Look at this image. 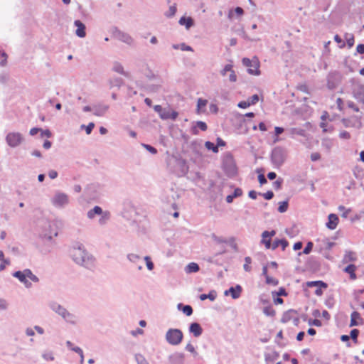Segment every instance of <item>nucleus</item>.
<instances>
[{"instance_id":"obj_8","label":"nucleus","mask_w":364,"mask_h":364,"mask_svg":"<svg viewBox=\"0 0 364 364\" xmlns=\"http://www.w3.org/2000/svg\"><path fill=\"white\" fill-rule=\"evenodd\" d=\"M242 63L245 66L249 68L248 73L252 75H259L260 72L259 70V62L257 59L250 60L249 58H245L242 59Z\"/></svg>"},{"instance_id":"obj_31","label":"nucleus","mask_w":364,"mask_h":364,"mask_svg":"<svg viewBox=\"0 0 364 364\" xmlns=\"http://www.w3.org/2000/svg\"><path fill=\"white\" fill-rule=\"evenodd\" d=\"M179 23L181 25H185L186 28L188 29L193 25V20L190 17H182L180 19Z\"/></svg>"},{"instance_id":"obj_40","label":"nucleus","mask_w":364,"mask_h":364,"mask_svg":"<svg viewBox=\"0 0 364 364\" xmlns=\"http://www.w3.org/2000/svg\"><path fill=\"white\" fill-rule=\"evenodd\" d=\"M264 313L270 316H274L275 315V311L272 306H266L264 309Z\"/></svg>"},{"instance_id":"obj_42","label":"nucleus","mask_w":364,"mask_h":364,"mask_svg":"<svg viewBox=\"0 0 364 364\" xmlns=\"http://www.w3.org/2000/svg\"><path fill=\"white\" fill-rule=\"evenodd\" d=\"M71 350L76 352L80 355V364H82L84 362V355L82 349L80 348L79 347H73L71 348Z\"/></svg>"},{"instance_id":"obj_51","label":"nucleus","mask_w":364,"mask_h":364,"mask_svg":"<svg viewBox=\"0 0 364 364\" xmlns=\"http://www.w3.org/2000/svg\"><path fill=\"white\" fill-rule=\"evenodd\" d=\"M250 105H251V103H250L249 101H241L238 104V107L240 108H243V109L247 108Z\"/></svg>"},{"instance_id":"obj_2","label":"nucleus","mask_w":364,"mask_h":364,"mask_svg":"<svg viewBox=\"0 0 364 364\" xmlns=\"http://www.w3.org/2000/svg\"><path fill=\"white\" fill-rule=\"evenodd\" d=\"M14 277L18 278L22 283L24 284L25 287L27 288H29L31 287V283L28 282L27 279H29L30 280L38 282V278L34 275L32 272L26 269L23 270V272L17 271L14 273Z\"/></svg>"},{"instance_id":"obj_52","label":"nucleus","mask_w":364,"mask_h":364,"mask_svg":"<svg viewBox=\"0 0 364 364\" xmlns=\"http://www.w3.org/2000/svg\"><path fill=\"white\" fill-rule=\"evenodd\" d=\"M347 105H348V107L353 109L354 111L359 112V108L358 107V106L355 105V104L353 102L348 101L347 102Z\"/></svg>"},{"instance_id":"obj_22","label":"nucleus","mask_w":364,"mask_h":364,"mask_svg":"<svg viewBox=\"0 0 364 364\" xmlns=\"http://www.w3.org/2000/svg\"><path fill=\"white\" fill-rule=\"evenodd\" d=\"M189 330L190 332L192 333L196 337L200 336L203 332L201 326L198 323H191Z\"/></svg>"},{"instance_id":"obj_35","label":"nucleus","mask_w":364,"mask_h":364,"mask_svg":"<svg viewBox=\"0 0 364 364\" xmlns=\"http://www.w3.org/2000/svg\"><path fill=\"white\" fill-rule=\"evenodd\" d=\"M215 297H216V294L215 291H211L208 294H203L200 296V299L202 301H204L207 299H209L210 300L213 301L215 299Z\"/></svg>"},{"instance_id":"obj_15","label":"nucleus","mask_w":364,"mask_h":364,"mask_svg":"<svg viewBox=\"0 0 364 364\" xmlns=\"http://www.w3.org/2000/svg\"><path fill=\"white\" fill-rule=\"evenodd\" d=\"M242 288L240 285H236L235 287H230L228 290L225 291V294H230L233 299H238L242 293Z\"/></svg>"},{"instance_id":"obj_30","label":"nucleus","mask_w":364,"mask_h":364,"mask_svg":"<svg viewBox=\"0 0 364 364\" xmlns=\"http://www.w3.org/2000/svg\"><path fill=\"white\" fill-rule=\"evenodd\" d=\"M355 259H356V254L352 251L346 252L344 255V257H343V261L345 262H353Z\"/></svg>"},{"instance_id":"obj_14","label":"nucleus","mask_w":364,"mask_h":364,"mask_svg":"<svg viewBox=\"0 0 364 364\" xmlns=\"http://www.w3.org/2000/svg\"><path fill=\"white\" fill-rule=\"evenodd\" d=\"M353 96L359 102L364 103V85H358L353 90Z\"/></svg>"},{"instance_id":"obj_27","label":"nucleus","mask_w":364,"mask_h":364,"mask_svg":"<svg viewBox=\"0 0 364 364\" xmlns=\"http://www.w3.org/2000/svg\"><path fill=\"white\" fill-rule=\"evenodd\" d=\"M356 270V267L354 264H350L344 269L345 272L350 274V278L352 280H354L357 278L356 274L355 273Z\"/></svg>"},{"instance_id":"obj_36","label":"nucleus","mask_w":364,"mask_h":364,"mask_svg":"<svg viewBox=\"0 0 364 364\" xmlns=\"http://www.w3.org/2000/svg\"><path fill=\"white\" fill-rule=\"evenodd\" d=\"M345 38L346 40V42H347V44L348 46V47L349 48L353 47V45H354V43H355L353 35L350 34V33H346L345 35Z\"/></svg>"},{"instance_id":"obj_26","label":"nucleus","mask_w":364,"mask_h":364,"mask_svg":"<svg viewBox=\"0 0 364 364\" xmlns=\"http://www.w3.org/2000/svg\"><path fill=\"white\" fill-rule=\"evenodd\" d=\"M198 129H200L202 131H205L207 129V125L203 122H197L196 123V125L192 128V134H198Z\"/></svg>"},{"instance_id":"obj_4","label":"nucleus","mask_w":364,"mask_h":364,"mask_svg":"<svg viewBox=\"0 0 364 364\" xmlns=\"http://www.w3.org/2000/svg\"><path fill=\"white\" fill-rule=\"evenodd\" d=\"M287 158V151L281 146L275 147L272 152V161L277 166H282Z\"/></svg>"},{"instance_id":"obj_6","label":"nucleus","mask_w":364,"mask_h":364,"mask_svg":"<svg viewBox=\"0 0 364 364\" xmlns=\"http://www.w3.org/2000/svg\"><path fill=\"white\" fill-rule=\"evenodd\" d=\"M52 204L57 208H63L69 203V196L62 192H56L51 198Z\"/></svg>"},{"instance_id":"obj_61","label":"nucleus","mask_w":364,"mask_h":364,"mask_svg":"<svg viewBox=\"0 0 364 364\" xmlns=\"http://www.w3.org/2000/svg\"><path fill=\"white\" fill-rule=\"evenodd\" d=\"M2 262L3 263L0 264V271H3L6 268V266L10 264V262L8 259H4Z\"/></svg>"},{"instance_id":"obj_64","label":"nucleus","mask_w":364,"mask_h":364,"mask_svg":"<svg viewBox=\"0 0 364 364\" xmlns=\"http://www.w3.org/2000/svg\"><path fill=\"white\" fill-rule=\"evenodd\" d=\"M357 51L360 54H363L364 53V44H359L357 46Z\"/></svg>"},{"instance_id":"obj_63","label":"nucleus","mask_w":364,"mask_h":364,"mask_svg":"<svg viewBox=\"0 0 364 364\" xmlns=\"http://www.w3.org/2000/svg\"><path fill=\"white\" fill-rule=\"evenodd\" d=\"M94 127H95V124L92 123V122L88 124V126L86 127V132H87V134H90L92 132V131Z\"/></svg>"},{"instance_id":"obj_34","label":"nucleus","mask_w":364,"mask_h":364,"mask_svg":"<svg viewBox=\"0 0 364 364\" xmlns=\"http://www.w3.org/2000/svg\"><path fill=\"white\" fill-rule=\"evenodd\" d=\"M101 218L99 220V223L101 225H105L110 218V213L108 211L103 212L100 215Z\"/></svg>"},{"instance_id":"obj_23","label":"nucleus","mask_w":364,"mask_h":364,"mask_svg":"<svg viewBox=\"0 0 364 364\" xmlns=\"http://www.w3.org/2000/svg\"><path fill=\"white\" fill-rule=\"evenodd\" d=\"M109 106L100 105L93 107L94 114L96 116H102L108 110Z\"/></svg>"},{"instance_id":"obj_1","label":"nucleus","mask_w":364,"mask_h":364,"mask_svg":"<svg viewBox=\"0 0 364 364\" xmlns=\"http://www.w3.org/2000/svg\"><path fill=\"white\" fill-rule=\"evenodd\" d=\"M71 256L73 260L78 264L87 268H91L94 266V259L89 255L81 247L73 248L71 251Z\"/></svg>"},{"instance_id":"obj_47","label":"nucleus","mask_w":364,"mask_h":364,"mask_svg":"<svg viewBox=\"0 0 364 364\" xmlns=\"http://www.w3.org/2000/svg\"><path fill=\"white\" fill-rule=\"evenodd\" d=\"M312 248H313V242H309L307 243L306 247L304 248L303 253L305 255L309 254L311 252Z\"/></svg>"},{"instance_id":"obj_58","label":"nucleus","mask_w":364,"mask_h":364,"mask_svg":"<svg viewBox=\"0 0 364 364\" xmlns=\"http://www.w3.org/2000/svg\"><path fill=\"white\" fill-rule=\"evenodd\" d=\"M242 195V189H240L239 188H235V191H234V193L232 194V196L235 198L240 197Z\"/></svg>"},{"instance_id":"obj_48","label":"nucleus","mask_w":364,"mask_h":364,"mask_svg":"<svg viewBox=\"0 0 364 364\" xmlns=\"http://www.w3.org/2000/svg\"><path fill=\"white\" fill-rule=\"evenodd\" d=\"M144 260L146 261V266H147V268L149 269V270H152L154 269V264L153 262L151 261V258L148 256H146L144 257Z\"/></svg>"},{"instance_id":"obj_56","label":"nucleus","mask_w":364,"mask_h":364,"mask_svg":"<svg viewBox=\"0 0 364 364\" xmlns=\"http://www.w3.org/2000/svg\"><path fill=\"white\" fill-rule=\"evenodd\" d=\"M262 196H264V198L265 199L270 200L274 197V193L272 191H267V193L262 194Z\"/></svg>"},{"instance_id":"obj_46","label":"nucleus","mask_w":364,"mask_h":364,"mask_svg":"<svg viewBox=\"0 0 364 364\" xmlns=\"http://www.w3.org/2000/svg\"><path fill=\"white\" fill-rule=\"evenodd\" d=\"M136 360L138 364H149L144 357L139 354L136 355Z\"/></svg>"},{"instance_id":"obj_55","label":"nucleus","mask_w":364,"mask_h":364,"mask_svg":"<svg viewBox=\"0 0 364 364\" xmlns=\"http://www.w3.org/2000/svg\"><path fill=\"white\" fill-rule=\"evenodd\" d=\"M321 159V155L318 152H315V153H312L311 155V159L313 161H318Z\"/></svg>"},{"instance_id":"obj_33","label":"nucleus","mask_w":364,"mask_h":364,"mask_svg":"<svg viewBox=\"0 0 364 364\" xmlns=\"http://www.w3.org/2000/svg\"><path fill=\"white\" fill-rule=\"evenodd\" d=\"M178 308L181 309L182 308L183 312L187 316H191L193 314V309L189 305L183 306L182 304L178 305Z\"/></svg>"},{"instance_id":"obj_28","label":"nucleus","mask_w":364,"mask_h":364,"mask_svg":"<svg viewBox=\"0 0 364 364\" xmlns=\"http://www.w3.org/2000/svg\"><path fill=\"white\" fill-rule=\"evenodd\" d=\"M102 213V209L99 206H95L93 209L90 210L87 213V217L90 219L94 218L95 215H101Z\"/></svg>"},{"instance_id":"obj_11","label":"nucleus","mask_w":364,"mask_h":364,"mask_svg":"<svg viewBox=\"0 0 364 364\" xmlns=\"http://www.w3.org/2000/svg\"><path fill=\"white\" fill-rule=\"evenodd\" d=\"M307 286L309 287H316V289L315 290V294L318 296H321L323 294L322 288H327V284L322 281L309 282L307 283Z\"/></svg>"},{"instance_id":"obj_13","label":"nucleus","mask_w":364,"mask_h":364,"mask_svg":"<svg viewBox=\"0 0 364 364\" xmlns=\"http://www.w3.org/2000/svg\"><path fill=\"white\" fill-rule=\"evenodd\" d=\"M170 364H183L184 354L182 353H175L169 356Z\"/></svg>"},{"instance_id":"obj_18","label":"nucleus","mask_w":364,"mask_h":364,"mask_svg":"<svg viewBox=\"0 0 364 364\" xmlns=\"http://www.w3.org/2000/svg\"><path fill=\"white\" fill-rule=\"evenodd\" d=\"M177 117L178 113L171 109H165L160 115L162 119H176Z\"/></svg>"},{"instance_id":"obj_39","label":"nucleus","mask_w":364,"mask_h":364,"mask_svg":"<svg viewBox=\"0 0 364 364\" xmlns=\"http://www.w3.org/2000/svg\"><path fill=\"white\" fill-rule=\"evenodd\" d=\"M245 264H244V269L246 272H250L252 269L251 266L250 265L252 262V259L250 257H246L245 258Z\"/></svg>"},{"instance_id":"obj_32","label":"nucleus","mask_w":364,"mask_h":364,"mask_svg":"<svg viewBox=\"0 0 364 364\" xmlns=\"http://www.w3.org/2000/svg\"><path fill=\"white\" fill-rule=\"evenodd\" d=\"M186 271L187 273L197 272L199 271V266L196 263L191 262L186 267Z\"/></svg>"},{"instance_id":"obj_3","label":"nucleus","mask_w":364,"mask_h":364,"mask_svg":"<svg viewBox=\"0 0 364 364\" xmlns=\"http://www.w3.org/2000/svg\"><path fill=\"white\" fill-rule=\"evenodd\" d=\"M223 168L229 176H235L237 174V168L234 158L230 154H227L223 159Z\"/></svg>"},{"instance_id":"obj_5","label":"nucleus","mask_w":364,"mask_h":364,"mask_svg":"<svg viewBox=\"0 0 364 364\" xmlns=\"http://www.w3.org/2000/svg\"><path fill=\"white\" fill-rule=\"evenodd\" d=\"M183 335L178 329H169L166 335L167 341L171 345H178L183 339Z\"/></svg>"},{"instance_id":"obj_21","label":"nucleus","mask_w":364,"mask_h":364,"mask_svg":"<svg viewBox=\"0 0 364 364\" xmlns=\"http://www.w3.org/2000/svg\"><path fill=\"white\" fill-rule=\"evenodd\" d=\"M362 318L360 314L357 311H353L351 314V320L350 326H359L362 324Z\"/></svg>"},{"instance_id":"obj_41","label":"nucleus","mask_w":364,"mask_h":364,"mask_svg":"<svg viewBox=\"0 0 364 364\" xmlns=\"http://www.w3.org/2000/svg\"><path fill=\"white\" fill-rule=\"evenodd\" d=\"M7 58H8V55L6 53L4 52H2L1 53V61H0V65L1 67H4L7 64Z\"/></svg>"},{"instance_id":"obj_9","label":"nucleus","mask_w":364,"mask_h":364,"mask_svg":"<svg viewBox=\"0 0 364 364\" xmlns=\"http://www.w3.org/2000/svg\"><path fill=\"white\" fill-rule=\"evenodd\" d=\"M51 308L53 311L57 312L58 314L61 315L67 321L70 322L73 321V316L71 315L69 312L67 311L65 309H64L59 304L53 303L51 304Z\"/></svg>"},{"instance_id":"obj_57","label":"nucleus","mask_w":364,"mask_h":364,"mask_svg":"<svg viewBox=\"0 0 364 364\" xmlns=\"http://www.w3.org/2000/svg\"><path fill=\"white\" fill-rule=\"evenodd\" d=\"M128 259L131 261V262H136V260H138L139 259V256L137 255H135V254H129L128 255Z\"/></svg>"},{"instance_id":"obj_54","label":"nucleus","mask_w":364,"mask_h":364,"mask_svg":"<svg viewBox=\"0 0 364 364\" xmlns=\"http://www.w3.org/2000/svg\"><path fill=\"white\" fill-rule=\"evenodd\" d=\"M336 104H337L338 109L340 111H343V100L341 98H338L337 100H336Z\"/></svg>"},{"instance_id":"obj_44","label":"nucleus","mask_w":364,"mask_h":364,"mask_svg":"<svg viewBox=\"0 0 364 364\" xmlns=\"http://www.w3.org/2000/svg\"><path fill=\"white\" fill-rule=\"evenodd\" d=\"M338 210L341 212H343L342 217H343L345 218H346L348 217L349 213L350 212V209H346L343 205H340L338 207Z\"/></svg>"},{"instance_id":"obj_24","label":"nucleus","mask_w":364,"mask_h":364,"mask_svg":"<svg viewBox=\"0 0 364 364\" xmlns=\"http://www.w3.org/2000/svg\"><path fill=\"white\" fill-rule=\"evenodd\" d=\"M208 100H203L202 98H199L198 100V104H197V113L198 114L205 113V107L207 106Z\"/></svg>"},{"instance_id":"obj_37","label":"nucleus","mask_w":364,"mask_h":364,"mask_svg":"<svg viewBox=\"0 0 364 364\" xmlns=\"http://www.w3.org/2000/svg\"><path fill=\"white\" fill-rule=\"evenodd\" d=\"M205 146L208 150H212L215 153L218 152V146H215L213 143L210 141H206Z\"/></svg>"},{"instance_id":"obj_12","label":"nucleus","mask_w":364,"mask_h":364,"mask_svg":"<svg viewBox=\"0 0 364 364\" xmlns=\"http://www.w3.org/2000/svg\"><path fill=\"white\" fill-rule=\"evenodd\" d=\"M228 72H230L229 80L232 82H235L237 80V76L235 71L232 70V65L230 64L226 65L221 70L220 73L223 76H225Z\"/></svg>"},{"instance_id":"obj_20","label":"nucleus","mask_w":364,"mask_h":364,"mask_svg":"<svg viewBox=\"0 0 364 364\" xmlns=\"http://www.w3.org/2000/svg\"><path fill=\"white\" fill-rule=\"evenodd\" d=\"M318 242L321 243L319 247L320 251L323 250H331L335 245V242L330 241L328 239H318Z\"/></svg>"},{"instance_id":"obj_38","label":"nucleus","mask_w":364,"mask_h":364,"mask_svg":"<svg viewBox=\"0 0 364 364\" xmlns=\"http://www.w3.org/2000/svg\"><path fill=\"white\" fill-rule=\"evenodd\" d=\"M266 283L269 285L277 286L279 283L278 280L275 278L266 275Z\"/></svg>"},{"instance_id":"obj_16","label":"nucleus","mask_w":364,"mask_h":364,"mask_svg":"<svg viewBox=\"0 0 364 364\" xmlns=\"http://www.w3.org/2000/svg\"><path fill=\"white\" fill-rule=\"evenodd\" d=\"M338 221V217L336 214L331 213L328 215V220L326 223V226L331 230H334L337 227Z\"/></svg>"},{"instance_id":"obj_53","label":"nucleus","mask_w":364,"mask_h":364,"mask_svg":"<svg viewBox=\"0 0 364 364\" xmlns=\"http://www.w3.org/2000/svg\"><path fill=\"white\" fill-rule=\"evenodd\" d=\"M284 132V128L276 127L274 128V136H279L280 134H282Z\"/></svg>"},{"instance_id":"obj_10","label":"nucleus","mask_w":364,"mask_h":364,"mask_svg":"<svg viewBox=\"0 0 364 364\" xmlns=\"http://www.w3.org/2000/svg\"><path fill=\"white\" fill-rule=\"evenodd\" d=\"M276 235L275 230L272 231H264L262 234V240L261 243L264 245L265 247L267 249L271 248V241L272 237H274Z\"/></svg>"},{"instance_id":"obj_45","label":"nucleus","mask_w":364,"mask_h":364,"mask_svg":"<svg viewBox=\"0 0 364 364\" xmlns=\"http://www.w3.org/2000/svg\"><path fill=\"white\" fill-rule=\"evenodd\" d=\"M358 334H359V331L358 329H353L350 331V337L355 343H357V338H358Z\"/></svg>"},{"instance_id":"obj_62","label":"nucleus","mask_w":364,"mask_h":364,"mask_svg":"<svg viewBox=\"0 0 364 364\" xmlns=\"http://www.w3.org/2000/svg\"><path fill=\"white\" fill-rule=\"evenodd\" d=\"M258 180L261 185H263L267 182L265 176L263 174H259L258 176Z\"/></svg>"},{"instance_id":"obj_59","label":"nucleus","mask_w":364,"mask_h":364,"mask_svg":"<svg viewBox=\"0 0 364 364\" xmlns=\"http://www.w3.org/2000/svg\"><path fill=\"white\" fill-rule=\"evenodd\" d=\"M259 101V97L257 95H254L251 97L250 100L249 101L251 105H255Z\"/></svg>"},{"instance_id":"obj_25","label":"nucleus","mask_w":364,"mask_h":364,"mask_svg":"<svg viewBox=\"0 0 364 364\" xmlns=\"http://www.w3.org/2000/svg\"><path fill=\"white\" fill-rule=\"evenodd\" d=\"M112 69L114 71L119 74H122L126 77L129 76V74L124 70L122 65L119 62L114 63Z\"/></svg>"},{"instance_id":"obj_29","label":"nucleus","mask_w":364,"mask_h":364,"mask_svg":"<svg viewBox=\"0 0 364 364\" xmlns=\"http://www.w3.org/2000/svg\"><path fill=\"white\" fill-rule=\"evenodd\" d=\"M234 14H236L237 16H241L244 14V10L241 7H237L235 9H230L228 14V18L232 19L234 17Z\"/></svg>"},{"instance_id":"obj_50","label":"nucleus","mask_w":364,"mask_h":364,"mask_svg":"<svg viewBox=\"0 0 364 364\" xmlns=\"http://www.w3.org/2000/svg\"><path fill=\"white\" fill-rule=\"evenodd\" d=\"M43 357L46 360H53L54 357L53 355V353L51 352H47L43 354Z\"/></svg>"},{"instance_id":"obj_17","label":"nucleus","mask_w":364,"mask_h":364,"mask_svg":"<svg viewBox=\"0 0 364 364\" xmlns=\"http://www.w3.org/2000/svg\"><path fill=\"white\" fill-rule=\"evenodd\" d=\"M115 35L119 40L127 44L132 45L134 42L133 38L127 33L118 31Z\"/></svg>"},{"instance_id":"obj_49","label":"nucleus","mask_w":364,"mask_h":364,"mask_svg":"<svg viewBox=\"0 0 364 364\" xmlns=\"http://www.w3.org/2000/svg\"><path fill=\"white\" fill-rule=\"evenodd\" d=\"M334 40L336 42H337L339 45L340 48H343L345 47V43L343 41L342 38L336 35L334 37Z\"/></svg>"},{"instance_id":"obj_60","label":"nucleus","mask_w":364,"mask_h":364,"mask_svg":"<svg viewBox=\"0 0 364 364\" xmlns=\"http://www.w3.org/2000/svg\"><path fill=\"white\" fill-rule=\"evenodd\" d=\"M281 240H276L274 241V242L271 243V248L272 250L277 249L279 246H280Z\"/></svg>"},{"instance_id":"obj_7","label":"nucleus","mask_w":364,"mask_h":364,"mask_svg":"<svg viewBox=\"0 0 364 364\" xmlns=\"http://www.w3.org/2000/svg\"><path fill=\"white\" fill-rule=\"evenodd\" d=\"M6 141L11 147H16L23 141V137L19 132H10L6 136Z\"/></svg>"},{"instance_id":"obj_43","label":"nucleus","mask_w":364,"mask_h":364,"mask_svg":"<svg viewBox=\"0 0 364 364\" xmlns=\"http://www.w3.org/2000/svg\"><path fill=\"white\" fill-rule=\"evenodd\" d=\"M287 208H288V203L287 202H282L279 203L278 210L280 213H284L287 210Z\"/></svg>"},{"instance_id":"obj_19","label":"nucleus","mask_w":364,"mask_h":364,"mask_svg":"<svg viewBox=\"0 0 364 364\" xmlns=\"http://www.w3.org/2000/svg\"><path fill=\"white\" fill-rule=\"evenodd\" d=\"M75 26L77 28L75 32L76 35L81 38L85 37L86 35L85 25L80 21L76 20Z\"/></svg>"}]
</instances>
